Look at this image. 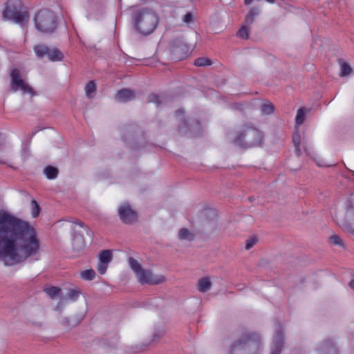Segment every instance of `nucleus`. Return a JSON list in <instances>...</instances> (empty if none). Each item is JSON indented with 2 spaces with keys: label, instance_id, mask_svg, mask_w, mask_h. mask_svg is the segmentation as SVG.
Returning <instances> with one entry per match:
<instances>
[{
  "label": "nucleus",
  "instance_id": "12",
  "mask_svg": "<svg viewBox=\"0 0 354 354\" xmlns=\"http://www.w3.org/2000/svg\"><path fill=\"white\" fill-rule=\"evenodd\" d=\"M72 248L76 252L81 251L85 248L84 239L81 232H75L72 240Z\"/></svg>",
  "mask_w": 354,
  "mask_h": 354
},
{
  "label": "nucleus",
  "instance_id": "40",
  "mask_svg": "<svg viewBox=\"0 0 354 354\" xmlns=\"http://www.w3.org/2000/svg\"><path fill=\"white\" fill-rule=\"evenodd\" d=\"M349 286L351 287V288H352L353 290H354V280H352L350 283H349Z\"/></svg>",
  "mask_w": 354,
  "mask_h": 354
},
{
  "label": "nucleus",
  "instance_id": "35",
  "mask_svg": "<svg viewBox=\"0 0 354 354\" xmlns=\"http://www.w3.org/2000/svg\"><path fill=\"white\" fill-rule=\"evenodd\" d=\"M257 243V239L254 236L251 237L250 239L246 241L245 249L247 250L252 248Z\"/></svg>",
  "mask_w": 354,
  "mask_h": 354
},
{
  "label": "nucleus",
  "instance_id": "19",
  "mask_svg": "<svg viewBox=\"0 0 354 354\" xmlns=\"http://www.w3.org/2000/svg\"><path fill=\"white\" fill-rule=\"evenodd\" d=\"M306 113V109L305 107H301L298 109L296 118L295 122L297 126L302 124L305 120Z\"/></svg>",
  "mask_w": 354,
  "mask_h": 354
},
{
  "label": "nucleus",
  "instance_id": "32",
  "mask_svg": "<svg viewBox=\"0 0 354 354\" xmlns=\"http://www.w3.org/2000/svg\"><path fill=\"white\" fill-rule=\"evenodd\" d=\"M351 71H352V68L348 64L343 62L341 64V75H342V76L348 75L351 73Z\"/></svg>",
  "mask_w": 354,
  "mask_h": 354
},
{
  "label": "nucleus",
  "instance_id": "29",
  "mask_svg": "<svg viewBox=\"0 0 354 354\" xmlns=\"http://www.w3.org/2000/svg\"><path fill=\"white\" fill-rule=\"evenodd\" d=\"M258 15V10L257 8H252L250 9L248 15H247L245 24H252L254 22V17Z\"/></svg>",
  "mask_w": 354,
  "mask_h": 354
},
{
  "label": "nucleus",
  "instance_id": "4",
  "mask_svg": "<svg viewBox=\"0 0 354 354\" xmlns=\"http://www.w3.org/2000/svg\"><path fill=\"white\" fill-rule=\"evenodd\" d=\"M235 142L242 147L260 146L262 142V133L250 122L244 124L237 134Z\"/></svg>",
  "mask_w": 354,
  "mask_h": 354
},
{
  "label": "nucleus",
  "instance_id": "14",
  "mask_svg": "<svg viewBox=\"0 0 354 354\" xmlns=\"http://www.w3.org/2000/svg\"><path fill=\"white\" fill-rule=\"evenodd\" d=\"M197 289L201 292H207L212 287V283L208 277L200 279L197 282Z\"/></svg>",
  "mask_w": 354,
  "mask_h": 354
},
{
  "label": "nucleus",
  "instance_id": "3",
  "mask_svg": "<svg viewBox=\"0 0 354 354\" xmlns=\"http://www.w3.org/2000/svg\"><path fill=\"white\" fill-rule=\"evenodd\" d=\"M133 21L136 29L146 35L153 32L158 24L156 14L148 8L138 10L133 16Z\"/></svg>",
  "mask_w": 354,
  "mask_h": 354
},
{
  "label": "nucleus",
  "instance_id": "22",
  "mask_svg": "<svg viewBox=\"0 0 354 354\" xmlns=\"http://www.w3.org/2000/svg\"><path fill=\"white\" fill-rule=\"evenodd\" d=\"M179 238L181 240L192 241L194 239V234L191 233L187 228H182L179 231Z\"/></svg>",
  "mask_w": 354,
  "mask_h": 354
},
{
  "label": "nucleus",
  "instance_id": "5",
  "mask_svg": "<svg viewBox=\"0 0 354 354\" xmlns=\"http://www.w3.org/2000/svg\"><path fill=\"white\" fill-rule=\"evenodd\" d=\"M34 20L36 28L43 33H53L57 27L55 14L47 9L39 11Z\"/></svg>",
  "mask_w": 354,
  "mask_h": 354
},
{
  "label": "nucleus",
  "instance_id": "18",
  "mask_svg": "<svg viewBox=\"0 0 354 354\" xmlns=\"http://www.w3.org/2000/svg\"><path fill=\"white\" fill-rule=\"evenodd\" d=\"M80 277L86 281H91L95 279L96 273L93 269L84 270L80 272Z\"/></svg>",
  "mask_w": 354,
  "mask_h": 354
},
{
  "label": "nucleus",
  "instance_id": "11",
  "mask_svg": "<svg viewBox=\"0 0 354 354\" xmlns=\"http://www.w3.org/2000/svg\"><path fill=\"white\" fill-rule=\"evenodd\" d=\"M136 276L141 283L160 284L166 281V278L163 275H153L148 270L142 269Z\"/></svg>",
  "mask_w": 354,
  "mask_h": 354
},
{
  "label": "nucleus",
  "instance_id": "28",
  "mask_svg": "<svg viewBox=\"0 0 354 354\" xmlns=\"http://www.w3.org/2000/svg\"><path fill=\"white\" fill-rule=\"evenodd\" d=\"M212 64V61L207 57H199L194 61L196 66H207Z\"/></svg>",
  "mask_w": 354,
  "mask_h": 354
},
{
  "label": "nucleus",
  "instance_id": "2",
  "mask_svg": "<svg viewBox=\"0 0 354 354\" xmlns=\"http://www.w3.org/2000/svg\"><path fill=\"white\" fill-rule=\"evenodd\" d=\"M262 346L259 334L253 331L243 333L232 344V354H257Z\"/></svg>",
  "mask_w": 354,
  "mask_h": 354
},
{
  "label": "nucleus",
  "instance_id": "42",
  "mask_svg": "<svg viewBox=\"0 0 354 354\" xmlns=\"http://www.w3.org/2000/svg\"><path fill=\"white\" fill-rule=\"evenodd\" d=\"M62 308V304H59L57 307H56V310H59Z\"/></svg>",
  "mask_w": 354,
  "mask_h": 354
},
{
  "label": "nucleus",
  "instance_id": "36",
  "mask_svg": "<svg viewBox=\"0 0 354 354\" xmlns=\"http://www.w3.org/2000/svg\"><path fill=\"white\" fill-rule=\"evenodd\" d=\"M148 102H154L156 103L157 104H160L161 102L159 96L154 94H151L150 96H149Z\"/></svg>",
  "mask_w": 354,
  "mask_h": 354
},
{
  "label": "nucleus",
  "instance_id": "27",
  "mask_svg": "<svg viewBox=\"0 0 354 354\" xmlns=\"http://www.w3.org/2000/svg\"><path fill=\"white\" fill-rule=\"evenodd\" d=\"M44 291L48 294V295L51 299H55L57 296L59 295L61 292V289L59 288L53 286L50 288H46Z\"/></svg>",
  "mask_w": 354,
  "mask_h": 354
},
{
  "label": "nucleus",
  "instance_id": "8",
  "mask_svg": "<svg viewBox=\"0 0 354 354\" xmlns=\"http://www.w3.org/2000/svg\"><path fill=\"white\" fill-rule=\"evenodd\" d=\"M118 214L120 220L124 224L132 225L138 221V214L129 203L120 205Z\"/></svg>",
  "mask_w": 354,
  "mask_h": 354
},
{
  "label": "nucleus",
  "instance_id": "21",
  "mask_svg": "<svg viewBox=\"0 0 354 354\" xmlns=\"http://www.w3.org/2000/svg\"><path fill=\"white\" fill-rule=\"evenodd\" d=\"M261 111L264 115H270L274 111V105L270 102H266L262 104Z\"/></svg>",
  "mask_w": 354,
  "mask_h": 354
},
{
  "label": "nucleus",
  "instance_id": "41",
  "mask_svg": "<svg viewBox=\"0 0 354 354\" xmlns=\"http://www.w3.org/2000/svg\"><path fill=\"white\" fill-rule=\"evenodd\" d=\"M281 348H280L279 349H277L276 351H272V354H279L281 352Z\"/></svg>",
  "mask_w": 354,
  "mask_h": 354
},
{
  "label": "nucleus",
  "instance_id": "1",
  "mask_svg": "<svg viewBox=\"0 0 354 354\" xmlns=\"http://www.w3.org/2000/svg\"><path fill=\"white\" fill-rule=\"evenodd\" d=\"M41 241L30 223L0 212V255L6 264L15 265L37 255Z\"/></svg>",
  "mask_w": 354,
  "mask_h": 354
},
{
  "label": "nucleus",
  "instance_id": "39",
  "mask_svg": "<svg viewBox=\"0 0 354 354\" xmlns=\"http://www.w3.org/2000/svg\"><path fill=\"white\" fill-rule=\"evenodd\" d=\"M78 322H76V323H74L72 325L73 326H75ZM64 325L66 326H71V324L69 323L68 320V319H66L65 322H64Z\"/></svg>",
  "mask_w": 354,
  "mask_h": 354
},
{
  "label": "nucleus",
  "instance_id": "26",
  "mask_svg": "<svg viewBox=\"0 0 354 354\" xmlns=\"http://www.w3.org/2000/svg\"><path fill=\"white\" fill-rule=\"evenodd\" d=\"M96 90V86L93 81H90L88 82V84L86 85L85 87V93L86 96L90 98L92 97V94L95 92Z\"/></svg>",
  "mask_w": 354,
  "mask_h": 354
},
{
  "label": "nucleus",
  "instance_id": "23",
  "mask_svg": "<svg viewBox=\"0 0 354 354\" xmlns=\"http://www.w3.org/2000/svg\"><path fill=\"white\" fill-rule=\"evenodd\" d=\"M128 261L131 268L136 273V274H137L142 269L140 263L133 257H130Z\"/></svg>",
  "mask_w": 354,
  "mask_h": 354
},
{
  "label": "nucleus",
  "instance_id": "7",
  "mask_svg": "<svg viewBox=\"0 0 354 354\" xmlns=\"http://www.w3.org/2000/svg\"><path fill=\"white\" fill-rule=\"evenodd\" d=\"M10 86L12 91H21L24 94L35 95V91L22 79L17 68H13L10 71Z\"/></svg>",
  "mask_w": 354,
  "mask_h": 354
},
{
  "label": "nucleus",
  "instance_id": "31",
  "mask_svg": "<svg viewBox=\"0 0 354 354\" xmlns=\"http://www.w3.org/2000/svg\"><path fill=\"white\" fill-rule=\"evenodd\" d=\"M81 292L79 289H71L68 293V298L70 300L75 301L80 296Z\"/></svg>",
  "mask_w": 354,
  "mask_h": 354
},
{
  "label": "nucleus",
  "instance_id": "25",
  "mask_svg": "<svg viewBox=\"0 0 354 354\" xmlns=\"http://www.w3.org/2000/svg\"><path fill=\"white\" fill-rule=\"evenodd\" d=\"M292 141L298 156H300L301 153V150L300 149L301 144V137L298 132H296L293 134Z\"/></svg>",
  "mask_w": 354,
  "mask_h": 354
},
{
  "label": "nucleus",
  "instance_id": "20",
  "mask_svg": "<svg viewBox=\"0 0 354 354\" xmlns=\"http://www.w3.org/2000/svg\"><path fill=\"white\" fill-rule=\"evenodd\" d=\"M49 48L45 45H37L34 47V51L38 57H43L47 55Z\"/></svg>",
  "mask_w": 354,
  "mask_h": 354
},
{
  "label": "nucleus",
  "instance_id": "34",
  "mask_svg": "<svg viewBox=\"0 0 354 354\" xmlns=\"http://www.w3.org/2000/svg\"><path fill=\"white\" fill-rule=\"evenodd\" d=\"M108 266V264L99 261L97 266V270L100 274L103 275L106 273Z\"/></svg>",
  "mask_w": 354,
  "mask_h": 354
},
{
  "label": "nucleus",
  "instance_id": "38",
  "mask_svg": "<svg viewBox=\"0 0 354 354\" xmlns=\"http://www.w3.org/2000/svg\"><path fill=\"white\" fill-rule=\"evenodd\" d=\"M266 1L270 3H272L275 2L274 0H266ZM252 1H253V0H244V3L245 5H250Z\"/></svg>",
  "mask_w": 354,
  "mask_h": 354
},
{
  "label": "nucleus",
  "instance_id": "33",
  "mask_svg": "<svg viewBox=\"0 0 354 354\" xmlns=\"http://www.w3.org/2000/svg\"><path fill=\"white\" fill-rule=\"evenodd\" d=\"M330 241L333 243V244H334L335 245H339V246L344 247L343 241L339 236H337L336 234H334L330 236Z\"/></svg>",
  "mask_w": 354,
  "mask_h": 354
},
{
  "label": "nucleus",
  "instance_id": "30",
  "mask_svg": "<svg viewBox=\"0 0 354 354\" xmlns=\"http://www.w3.org/2000/svg\"><path fill=\"white\" fill-rule=\"evenodd\" d=\"M31 205H32V212H31L32 216L33 218H36L39 216V214L40 213V211H41L40 207L35 200H32Z\"/></svg>",
  "mask_w": 354,
  "mask_h": 354
},
{
  "label": "nucleus",
  "instance_id": "6",
  "mask_svg": "<svg viewBox=\"0 0 354 354\" xmlns=\"http://www.w3.org/2000/svg\"><path fill=\"white\" fill-rule=\"evenodd\" d=\"M4 6L3 18L20 24L28 22L29 19L28 12L20 10L21 7L20 0H8Z\"/></svg>",
  "mask_w": 354,
  "mask_h": 354
},
{
  "label": "nucleus",
  "instance_id": "13",
  "mask_svg": "<svg viewBox=\"0 0 354 354\" xmlns=\"http://www.w3.org/2000/svg\"><path fill=\"white\" fill-rule=\"evenodd\" d=\"M135 93L133 91L127 88L119 91L115 95V100L120 102H126L133 100L135 97Z\"/></svg>",
  "mask_w": 354,
  "mask_h": 354
},
{
  "label": "nucleus",
  "instance_id": "24",
  "mask_svg": "<svg viewBox=\"0 0 354 354\" xmlns=\"http://www.w3.org/2000/svg\"><path fill=\"white\" fill-rule=\"evenodd\" d=\"M249 24H244L237 32V35L242 39H248L250 30L248 27Z\"/></svg>",
  "mask_w": 354,
  "mask_h": 354
},
{
  "label": "nucleus",
  "instance_id": "15",
  "mask_svg": "<svg viewBox=\"0 0 354 354\" xmlns=\"http://www.w3.org/2000/svg\"><path fill=\"white\" fill-rule=\"evenodd\" d=\"M50 61H62L64 58L63 54L57 48H50L46 55Z\"/></svg>",
  "mask_w": 354,
  "mask_h": 354
},
{
  "label": "nucleus",
  "instance_id": "10",
  "mask_svg": "<svg viewBox=\"0 0 354 354\" xmlns=\"http://www.w3.org/2000/svg\"><path fill=\"white\" fill-rule=\"evenodd\" d=\"M336 222L344 231L354 235V208H348L344 216L337 218Z\"/></svg>",
  "mask_w": 354,
  "mask_h": 354
},
{
  "label": "nucleus",
  "instance_id": "37",
  "mask_svg": "<svg viewBox=\"0 0 354 354\" xmlns=\"http://www.w3.org/2000/svg\"><path fill=\"white\" fill-rule=\"evenodd\" d=\"M192 20H193V15H192V12H187L183 17V21L185 24H189L192 21Z\"/></svg>",
  "mask_w": 354,
  "mask_h": 354
},
{
  "label": "nucleus",
  "instance_id": "9",
  "mask_svg": "<svg viewBox=\"0 0 354 354\" xmlns=\"http://www.w3.org/2000/svg\"><path fill=\"white\" fill-rule=\"evenodd\" d=\"M170 51L176 59H183L189 53V48L183 38L174 39L170 44Z\"/></svg>",
  "mask_w": 354,
  "mask_h": 354
},
{
  "label": "nucleus",
  "instance_id": "16",
  "mask_svg": "<svg viewBox=\"0 0 354 354\" xmlns=\"http://www.w3.org/2000/svg\"><path fill=\"white\" fill-rule=\"evenodd\" d=\"M59 170L57 167L48 165L44 169V174L48 179H55L57 177Z\"/></svg>",
  "mask_w": 354,
  "mask_h": 354
},
{
  "label": "nucleus",
  "instance_id": "43",
  "mask_svg": "<svg viewBox=\"0 0 354 354\" xmlns=\"http://www.w3.org/2000/svg\"><path fill=\"white\" fill-rule=\"evenodd\" d=\"M80 226H81L82 227H83V223H80Z\"/></svg>",
  "mask_w": 354,
  "mask_h": 354
},
{
  "label": "nucleus",
  "instance_id": "17",
  "mask_svg": "<svg viewBox=\"0 0 354 354\" xmlns=\"http://www.w3.org/2000/svg\"><path fill=\"white\" fill-rule=\"evenodd\" d=\"M112 253L109 250H103L99 254V261L108 265L112 261Z\"/></svg>",
  "mask_w": 354,
  "mask_h": 354
}]
</instances>
